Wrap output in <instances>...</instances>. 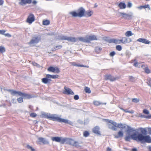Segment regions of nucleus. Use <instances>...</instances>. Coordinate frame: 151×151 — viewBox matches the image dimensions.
Wrapping results in <instances>:
<instances>
[{
	"mask_svg": "<svg viewBox=\"0 0 151 151\" xmlns=\"http://www.w3.org/2000/svg\"><path fill=\"white\" fill-rule=\"evenodd\" d=\"M38 142L39 143H42L43 144H49V142L47 139L42 137H40L38 138Z\"/></svg>",
	"mask_w": 151,
	"mask_h": 151,
	"instance_id": "nucleus-9",
	"label": "nucleus"
},
{
	"mask_svg": "<svg viewBox=\"0 0 151 151\" xmlns=\"http://www.w3.org/2000/svg\"><path fill=\"white\" fill-rule=\"evenodd\" d=\"M137 41L138 42L143 43L146 44H149L150 43V41L145 39L139 38Z\"/></svg>",
	"mask_w": 151,
	"mask_h": 151,
	"instance_id": "nucleus-20",
	"label": "nucleus"
},
{
	"mask_svg": "<svg viewBox=\"0 0 151 151\" xmlns=\"http://www.w3.org/2000/svg\"><path fill=\"white\" fill-rule=\"evenodd\" d=\"M66 140V143L70 145L75 147H77L78 145V144L77 142L71 139H68Z\"/></svg>",
	"mask_w": 151,
	"mask_h": 151,
	"instance_id": "nucleus-7",
	"label": "nucleus"
},
{
	"mask_svg": "<svg viewBox=\"0 0 151 151\" xmlns=\"http://www.w3.org/2000/svg\"><path fill=\"white\" fill-rule=\"evenodd\" d=\"M89 135V133L88 131H85L83 133V136L85 137H88Z\"/></svg>",
	"mask_w": 151,
	"mask_h": 151,
	"instance_id": "nucleus-33",
	"label": "nucleus"
},
{
	"mask_svg": "<svg viewBox=\"0 0 151 151\" xmlns=\"http://www.w3.org/2000/svg\"><path fill=\"white\" fill-rule=\"evenodd\" d=\"M120 41L118 39L110 38L109 43L118 44H119V42H120Z\"/></svg>",
	"mask_w": 151,
	"mask_h": 151,
	"instance_id": "nucleus-19",
	"label": "nucleus"
},
{
	"mask_svg": "<svg viewBox=\"0 0 151 151\" xmlns=\"http://www.w3.org/2000/svg\"><path fill=\"white\" fill-rule=\"evenodd\" d=\"M108 127L109 129H111L113 131H116L117 129L113 125H112L111 124H107Z\"/></svg>",
	"mask_w": 151,
	"mask_h": 151,
	"instance_id": "nucleus-26",
	"label": "nucleus"
},
{
	"mask_svg": "<svg viewBox=\"0 0 151 151\" xmlns=\"http://www.w3.org/2000/svg\"><path fill=\"white\" fill-rule=\"evenodd\" d=\"M23 98L22 97H19L18 98L17 100L19 103H21L23 102Z\"/></svg>",
	"mask_w": 151,
	"mask_h": 151,
	"instance_id": "nucleus-39",
	"label": "nucleus"
},
{
	"mask_svg": "<svg viewBox=\"0 0 151 151\" xmlns=\"http://www.w3.org/2000/svg\"><path fill=\"white\" fill-rule=\"evenodd\" d=\"M140 64L139 63H138L137 62H135L133 64L134 66L136 67H139V68L140 66H141V65H140Z\"/></svg>",
	"mask_w": 151,
	"mask_h": 151,
	"instance_id": "nucleus-35",
	"label": "nucleus"
},
{
	"mask_svg": "<svg viewBox=\"0 0 151 151\" xmlns=\"http://www.w3.org/2000/svg\"><path fill=\"white\" fill-rule=\"evenodd\" d=\"M139 116V117L140 118H144L146 119H147V116H146L144 114H142L140 113Z\"/></svg>",
	"mask_w": 151,
	"mask_h": 151,
	"instance_id": "nucleus-44",
	"label": "nucleus"
},
{
	"mask_svg": "<svg viewBox=\"0 0 151 151\" xmlns=\"http://www.w3.org/2000/svg\"><path fill=\"white\" fill-rule=\"evenodd\" d=\"M32 64L34 66H35L38 68H40L41 67L40 65L35 62H32Z\"/></svg>",
	"mask_w": 151,
	"mask_h": 151,
	"instance_id": "nucleus-38",
	"label": "nucleus"
},
{
	"mask_svg": "<svg viewBox=\"0 0 151 151\" xmlns=\"http://www.w3.org/2000/svg\"><path fill=\"white\" fill-rule=\"evenodd\" d=\"M123 111L125 112L129 113L131 114H133L134 113V111L133 110L128 111L127 109H123Z\"/></svg>",
	"mask_w": 151,
	"mask_h": 151,
	"instance_id": "nucleus-36",
	"label": "nucleus"
},
{
	"mask_svg": "<svg viewBox=\"0 0 151 151\" xmlns=\"http://www.w3.org/2000/svg\"><path fill=\"white\" fill-rule=\"evenodd\" d=\"M116 54V53L114 51H112L111 52L110 54H109V55L111 57H113L114 56L115 54Z\"/></svg>",
	"mask_w": 151,
	"mask_h": 151,
	"instance_id": "nucleus-47",
	"label": "nucleus"
},
{
	"mask_svg": "<svg viewBox=\"0 0 151 151\" xmlns=\"http://www.w3.org/2000/svg\"><path fill=\"white\" fill-rule=\"evenodd\" d=\"M64 88L65 89V94H67L68 95H74V93L73 92V91H72V90L70 88H68L66 86H65L64 87Z\"/></svg>",
	"mask_w": 151,
	"mask_h": 151,
	"instance_id": "nucleus-11",
	"label": "nucleus"
},
{
	"mask_svg": "<svg viewBox=\"0 0 151 151\" xmlns=\"http://www.w3.org/2000/svg\"><path fill=\"white\" fill-rule=\"evenodd\" d=\"M120 42H119V44L122 43H125L128 42L127 39L126 37H123L121 40H119Z\"/></svg>",
	"mask_w": 151,
	"mask_h": 151,
	"instance_id": "nucleus-28",
	"label": "nucleus"
},
{
	"mask_svg": "<svg viewBox=\"0 0 151 151\" xmlns=\"http://www.w3.org/2000/svg\"><path fill=\"white\" fill-rule=\"evenodd\" d=\"M137 8L140 10L144 8L143 6H140L137 7Z\"/></svg>",
	"mask_w": 151,
	"mask_h": 151,
	"instance_id": "nucleus-59",
	"label": "nucleus"
},
{
	"mask_svg": "<svg viewBox=\"0 0 151 151\" xmlns=\"http://www.w3.org/2000/svg\"><path fill=\"white\" fill-rule=\"evenodd\" d=\"M144 8L145 9L146 8H150V6L148 4L146 5H145L143 6Z\"/></svg>",
	"mask_w": 151,
	"mask_h": 151,
	"instance_id": "nucleus-56",
	"label": "nucleus"
},
{
	"mask_svg": "<svg viewBox=\"0 0 151 151\" xmlns=\"http://www.w3.org/2000/svg\"><path fill=\"white\" fill-rule=\"evenodd\" d=\"M118 6L121 9H124L126 8V5L125 3L120 2L118 5Z\"/></svg>",
	"mask_w": 151,
	"mask_h": 151,
	"instance_id": "nucleus-25",
	"label": "nucleus"
},
{
	"mask_svg": "<svg viewBox=\"0 0 151 151\" xmlns=\"http://www.w3.org/2000/svg\"><path fill=\"white\" fill-rule=\"evenodd\" d=\"M77 39L78 42V41H80L88 43V40L87 36L86 37H77Z\"/></svg>",
	"mask_w": 151,
	"mask_h": 151,
	"instance_id": "nucleus-15",
	"label": "nucleus"
},
{
	"mask_svg": "<svg viewBox=\"0 0 151 151\" xmlns=\"http://www.w3.org/2000/svg\"><path fill=\"white\" fill-rule=\"evenodd\" d=\"M132 151H138L136 148H134L132 149Z\"/></svg>",
	"mask_w": 151,
	"mask_h": 151,
	"instance_id": "nucleus-61",
	"label": "nucleus"
},
{
	"mask_svg": "<svg viewBox=\"0 0 151 151\" xmlns=\"http://www.w3.org/2000/svg\"><path fill=\"white\" fill-rule=\"evenodd\" d=\"M43 117L54 121H57L60 123H65L73 125V122L67 119H63L59 117L56 116V114H52L50 113H44L42 114Z\"/></svg>",
	"mask_w": 151,
	"mask_h": 151,
	"instance_id": "nucleus-2",
	"label": "nucleus"
},
{
	"mask_svg": "<svg viewBox=\"0 0 151 151\" xmlns=\"http://www.w3.org/2000/svg\"><path fill=\"white\" fill-rule=\"evenodd\" d=\"M126 55L127 56H128L129 57L131 55V53L128 51H127L126 53Z\"/></svg>",
	"mask_w": 151,
	"mask_h": 151,
	"instance_id": "nucleus-53",
	"label": "nucleus"
},
{
	"mask_svg": "<svg viewBox=\"0 0 151 151\" xmlns=\"http://www.w3.org/2000/svg\"><path fill=\"white\" fill-rule=\"evenodd\" d=\"M105 79L106 80H109L111 81H114L119 78L118 77H114L111 75H106L105 76Z\"/></svg>",
	"mask_w": 151,
	"mask_h": 151,
	"instance_id": "nucleus-8",
	"label": "nucleus"
},
{
	"mask_svg": "<svg viewBox=\"0 0 151 151\" xmlns=\"http://www.w3.org/2000/svg\"><path fill=\"white\" fill-rule=\"evenodd\" d=\"M101 49V48H95V51L96 53H99Z\"/></svg>",
	"mask_w": 151,
	"mask_h": 151,
	"instance_id": "nucleus-37",
	"label": "nucleus"
},
{
	"mask_svg": "<svg viewBox=\"0 0 151 151\" xmlns=\"http://www.w3.org/2000/svg\"><path fill=\"white\" fill-rule=\"evenodd\" d=\"M134 78L132 76H129V80L130 81H133L134 80Z\"/></svg>",
	"mask_w": 151,
	"mask_h": 151,
	"instance_id": "nucleus-54",
	"label": "nucleus"
},
{
	"mask_svg": "<svg viewBox=\"0 0 151 151\" xmlns=\"http://www.w3.org/2000/svg\"><path fill=\"white\" fill-rule=\"evenodd\" d=\"M110 38L108 37H105L103 38V39L104 41H106L109 43Z\"/></svg>",
	"mask_w": 151,
	"mask_h": 151,
	"instance_id": "nucleus-40",
	"label": "nucleus"
},
{
	"mask_svg": "<svg viewBox=\"0 0 151 151\" xmlns=\"http://www.w3.org/2000/svg\"><path fill=\"white\" fill-rule=\"evenodd\" d=\"M59 39L61 40H67L71 42H78L77 38L73 37H68L65 36H60L58 37Z\"/></svg>",
	"mask_w": 151,
	"mask_h": 151,
	"instance_id": "nucleus-5",
	"label": "nucleus"
},
{
	"mask_svg": "<svg viewBox=\"0 0 151 151\" xmlns=\"http://www.w3.org/2000/svg\"><path fill=\"white\" fill-rule=\"evenodd\" d=\"M43 24L44 25H49L50 23V21L48 20H45L43 21Z\"/></svg>",
	"mask_w": 151,
	"mask_h": 151,
	"instance_id": "nucleus-31",
	"label": "nucleus"
},
{
	"mask_svg": "<svg viewBox=\"0 0 151 151\" xmlns=\"http://www.w3.org/2000/svg\"><path fill=\"white\" fill-rule=\"evenodd\" d=\"M4 1L3 0H0V6L2 5L3 4Z\"/></svg>",
	"mask_w": 151,
	"mask_h": 151,
	"instance_id": "nucleus-60",
	"label": "nucleus"
},
{
	"mask_svg": "<svg viewBox=\"0 0 151 151\" xmlns=\"http://www.w3.org/2000/svg\"><path fill=\"white\" fill-rule=\"evenodd\" d=\"M85 92L88 93H91V91L90 88L87 87H86L85 88Z\"/></svg>",
	"mask_w": 151,
	"mask_h": 151,
	"instance_id": "nucleus-34",
	"label": "nucleus"
},
{
	"mask_svg": "<svg viewBox=\"0 0 151 151\" xmlns=\"http://www.w3.org/2000/svg\"><path fill=\"white\" fill-rule=\"evenodd\" d=\"M73 65L74 66H78V67H82L84 66V65H83L78 64H76L75 65Z\"/></svg>",
	"mask_w": 151,
	"mask_h": 151,
	"instance_id": "nucleus-52",
	"label": "nucleus"
},
{
	"mask_svg": "<svg viewBox=\"0 0 151 151\" xmlns=\"http://www.w3.org/2000/svg\"><path fill=\"white\" fill-rule=\"evenodd\" d=\"M47 70L49 72H55V68L52 66H50L47 69Z\"/></svg>",
	"mask_w": 151,
	"mask_h": 151,
	"instance_id": "nucleus-29",
	"label": "nucleus"
},
{
	"mask_svg": "<svg viewBox=\"0 0 151 151\" xmlns=\"http://www.w3.org/2000/svg\"><path fill=\"white\" fill-rule=\"evenodd\" d=\"M124 135V133L123 132L121 131H119L118 132L117 135H114V138L117 139L119 138H121Z\"/></svg>",
	"mask_w": 151,
	"mask_h": 151,
	"instance_id": "nucleus-21",
	"label": "nucleus"
},
{
	"mask_svg": "<svg viewBox=\"0 0 151 151\" xmlns=\"http://www.w3.org/2000/svg\"><path fill=\"white\" fill-rule=\"evenodd\" d=\"M93 14L92 12H85L84 16L86 17H90Z\"/></svg>",
	"mask_w": 151,
	"mask_h": 151,
	"instance_id": "nucleus-27",
	"label": "nucleus"
},
{
	"mask_svg": "<svg viewBox=\"0 0 151 151\" xmlns=\"http://www.w3.org/2000/svg\"><path fill=\"white\" fill-rule=\"evenodd\" d=\"M127 125L125 124H123L122 123H119L118 124V125L117 126V127L120 128L122 130L124 129H127L126 127Z\"/></svg>",
	"mask_w": 151,
	"mask_h": 151,
	"instance_id": "nucleus-24",
	"label": "nucleus"
},
{
	"mask_svg": "<svg viewBox=\"0 0 151 151\" xmlns=\"http://www.w3.org/2000/svg\"><path fill=\"white\" fill-rule=\"evenodd\" d=\"M6 36L10 37H11V35L9 34V33H7L5 35Z\"/></svg>",
	"mask_w": 151,
	"mask_h": 151,
	"instance_id": "nucleus-62",
	"label": "nucleus"
},
{
	"mask_svg": "<svg viewBox=\"0 0 151 151\" xmlns=\"http://www.w3.org/2000/svg\"><path fill=\"white\" fill-rule=\"evenodd\" d=\"M132 101L134 103H138L139 101V100L137 98H134L132 99Z\"/></svg>",
	"mask_w": 151,
	"mask_h": 151,
	"instance_id": "nucleus-41",
	"label": "nucleus"
},
{
	"mask_svg": "<svg viewBox=\"0 0 151 151\" xmlns=\"http://www.w3.org/2000/svg\"><path fill=\"white\" fill-rule=\"evenodd\" d=\"M111 149L109 147H108L106 151H111Z\"/></svg>",
	"mask_w": 151,
	"mask_h": 151,
	"instance_id": "nucleus-63",
	"label": "nucleus"
},
{
	"mask_svg": "<svg viewBox=\"0 0 151 151\" xmlns=\"http://www.w3.org/2000/svg\"><path fill=\"white\" fill-rule=\"evenodd\" d=\"M104 120L105 122L110 123L111 124H112L115 127H117V126L118 125V124H117V123L116 122L107 119H104Z\"/></svg>",
	"mask_w": 151,
	"mask_h": 151,
	"instance_id": "nucleus-17",
	"label": "nucleus"
},
{
	"mask_svg": "<svg viewBox=\"0 0 151 151\" xmlns=\"http://www.w3.org/2000/svg\"><path fill=\"white\" fill-rule=\"evenodd\" d=\"M58 48H52L50 51H48V52L49 53H51V51H55L56 50L58 49Z\"/></svg>",
	"mask_w": 151,
	"mask_h": 151,
	"instance_id": "nucleus-42",
	"label": "nucleus"
},
{
	"mask_svg": "<svg viewBox=\"0 0 151 151\" xmlns=\"http://www.w3.org/2000/svg\"><path fill=\"white\" fill-rule=\"evenodd\" d=\"M133 34L132 33V32L130 31H128L126 32L125 34V35L126 36L129 37L133 35Z\"/></svg>",
	"mask_w": 151,
	"mask_h": 151,
	"instance_id": "nucleus-30",
	"label": "nucleus"
},
{
	"mask_svg": "<svg viewBox=\"0 0 151 151\" xmlns=\"http://www.w3.org/2000/svg\"><path fill=\"white\" fill-rule=\"evenodd\" d=\"M35 20V17L33 14H30L27 20V22L29 24H31Z\"/></svg>",
	"mask_w": 151,
	"mask_h": 151,
	"instance_id": "nucleus-12",
	"label": "nucleus"
},
{
	"mask_svg": "<svg viewBox=\"0 0 151 151\" xmlns=\"http://www.w3.org/2000/svg\"><path fill=\"white\" fill-rule=\"evenodd\" d=\"M27 147L28 149L30 150L31 151H36V150L35 149L33 148L32 146H30L29 145H27Z\"/></svg>",
	"mask_w": 151,
	"mask_h": 151,
	"instance_id": "nucleus-32",
	"label": "nucleus"
},
{
	"mask_svg": "<svg viewBox=\"0 0 151 151\" xmlns=\"http://www.w3.org/2000/svg\"><path fill=\"white\" fill-rule=\"evenodd\" d=\"M143 113L146 114H149V111L146 109H144L143 110Z\"/></svg>",
	"mask_w": 151,
	"mask_h": 151,
	"instance_id": "nucleus-43",
	"label": "nucleus"
},
{
	"mask_svg": "<svg viewBox=\"0 0 151 151\" xmlns=\"http://www.w3.org/2000/svg\"><path fill=\"white\" fill-rule=\"evenodd\" d=\"M60 70L58 67L55 68V72L56 73H59L60 72Z\"/></svg>",
	"mask_w": 151,
	"mask_h": 151,
	"instance_id": "nucleus-49",
	"label": "nucleus"
},
{
	"mask_svg": "<svg viewBox=\"0 0 151 151\" xmlns=\"http://www.w3.org/2000/svg\"><path fill=\"white\" fill-rule=\"evenodd\" d=\"M132 3L130 2H128L127 4V7L128 8H131L132 7Z\"/></svg>",
	"mask_w": 151,
	"mask_h": 151,
	"instance_id": "nucleus-48",
	"label": "nucleus"
},
{
	"mask_svg": "<svg viewBox=\"0 0 151 151\" xmlns=\"http://www.w3.org/2000/svg\"><path fill=\"white\" fill-rule=\"evenodd\" d=\"M30 116L32 117H35L37 116V114L34 113H32L30 114Z\"/></svg>",
	"mask_w": 151,
	"mask_h": 151,
	"instance_id": "nucleus-46",
	"label": "nucleus"
},
{
	"mask_svg": "<svg viewBox=\"0 0 151 151\" xmlns=\"http://www.w3.org/2000/svg\"><path fill=\"white\" fill-rule=\"evenodd\" d=\"M4 90L10 92L11 94L14 95L18 94V95L22 96L23 98L25 99H29L33 97L32 95L24 93L20 91H16L12 89H4Z\"/></svg>",
	"mask_w": 151,
	"mask_h": 151,
	"instance_id": "nucleus-3",
	"label": "nucleus"
},
{
	"mask_svg": "<svg viewBox=\"0 0 151 151\" xmlns=\"http://www.w3.org/2000/svg\"><path fill=\"white\" fill-rule=\"evenodd\" d=\"M51 139L53 141H55L57 142H60L61 141V142L62 144L64 143L65 141V139H63L61 140V138L58 137H52Z\"/></svg>",
	"mask_w": 151,
	"mask_h": 151,
	"instance_id": "nucleus-10",
	"label": "nucleus"
},
{
	"mask_svg": "<svg viewBox=\"0 0 151 151\" xmlns=\"http://www.w3.org/2000/svg\"><path fill=\"white\" fill-rule=\"evenodd\" d=\"M42 82L45 84H47L48 83H50V82L51 81L50 79H49V78H48L47 77H46V78H42Z\"/></svg>",
	"mask_w": 151,
	"mask_h": 151,
	"instance_id": "nucleus-22",
	"label": "nucleus"
},
{
	"mask_svg": "<svg viewBox=\"0 0 151 151\" xmlns=\"http://www.w3.org/2000/svg\"><path fill=\"white\" fill-rule=\"evenodd\" d=\"M141 67L144 70L145 72L146 73L149 74L151 73L150 70L148 68L147 66H145L144 64H142L141 65Z\"/></svg>",
	"mask_w": 151,
	"mask_h": 151,
	"instance_id": "nucleus-18",
	"label": "nucleus"
},
{
	"mask_svg": "<svg viewBox=\"0 0 151 151\" xmlns=\"http://www.w3.org/2000/svg\"><path fill=\"white\" fill-rule=\"evenodd\" d=\"M46 77H47L49 78H52V79H56L58 78L59 76L57 75H51L50 74H47L46 75Z\"/></svg>",
	"mask_w": 151,
	"mask_h": 151,
	"instance_id": "nucleus-23",
	"label": "nucleus"
},
{
	"mask_svg": "<svg viewBox=\"0 0 151 151\" xmlns=\"http://www.w3.org/2000/svg\"><path fill=\"white\" fill-rule=\"evenodd\" d=\"M140 132L132 128L129 125L127 126V129L125 132L127 133L126 136L125 137L124 139L126 141L130 142L131 139L137 142H140L143 143L146 142L148 143H151V137L147 135V131L145 128H141Z\"/></svg>",
	"mask_w": 151,
	"mask_h": 151,
	"instance_id": "nucleus-1",
	"label": "nucleus"
},
{
	"mask_svg": "<svg viewBox=\"0 0 151 151\" xmlns=\"http://www.w3.org/2000/svg\"><path fill=\"white\" fill-rule=\"evenodd\" d=\"M40 38L38 37H35L33 38L29 42L30 45L34 44L37 43L40 40Z\"/></svg>",
	"mask_w": 151,
	"mask_h": 151,
	"instance_id": "nucleus-14",
	"label": "nucleus"
},
{
	"mask_svg": "<svg viewBox=\"0 0 151 151\" xmlns=\"http://www.w3.org/2000/svg\"><path fill=\"white\" fill-rule=\"evenodd\" d=\"M85 12V9L83 7H80L78 10V13L73 11L70 12L69 14H71L74 17H81L84 16Z\"/></svg>",
	"mask_w": 151,
	"mask_h": 151,
	"instance_id": "nucleus-4",
	"label": "nucleus"
},
{
	"mask_svg": "<svg viewBox=\"0 0 151 151\" xmlns=\"http://www.w3.org/2000/svg\"><path fill=\"white\" fill-rule=\"evenodd\" d=\"M100 128L98 126H96L92 129V132L99 135H101L100 132L99 131Z\"/></svg>",
	"mask_w": 151,
	"mask_h": 151,
	"instance_id": "nucleus-13",
	"label": "nucleus"
},
{
	"mask_svg": "<svg viewBox=\"0 0 151 151\" xmlns=\"http://www.w3.org/2000/svg\"><path fill=\"white\" fill-rule=\"evenodd\" d=\"M79 98V97L78 95H76L74 96V99L75 100H78Z\"/></svg>",
	"mask_w": 151,
	"mask_h": 151,
	"instance_id": "nucleus-51",
	"label": "nucleus"
},
{
	"mask_svg": "<svg viewBox=\"0 0 151 151\" xmlns=\"http://www.w3.org/2000/svg\"><path fill=\"white\" fill-rule=\"evenodd\" d=\"M12 102L14 104L16 103V101L15 99H12Z\"/></svg>",
	"mask_w": 151,
	"mask_h": 151,
	"instance_id": "nucleus-55",
	"label": "nucleus"
},
{
	"mask_svg": "<svg viewBox=\"0 0 151 151\" xmlns=\"http://www.w3.org/2000/svg\"><path fill=\"white\" fill-rule=\"evenodd\" d=\"M5 51V48H0V53H3Z\"/></svg>",
	"mask_w": 151,
	"mask_h": 151,
	"instance_id": "nucleus-45",
	"label": "nucleus"
},
{
	"mask_svg": "<svg viewBox=\"0 0 151 151\" xmlns=\"http://www.w3.org/2000/svg\"><path fill=\"white\" fill-rule=\"evenodd\" d=\"M148 131L149 134H151V128H148Z\"/></svg>",
	"mask_w": 151,
	"mask_h": 151,
	"instance_id": "nucleus-57",
	"label": "nucleus"
},
{
	"mask_svg": "<svg viewBox=\"0 0 151 151\" xmlns=\"http://www.w3.org/2000/svg\"><path fill=\"white\" fill-rule=\"evenodd\" d=\"M94 104L96 106H98L100 104V102L98 101H95L94 102Z\"/></svg>",
	"mask_w": 151,
	"mask_h": 151,
	"instance_id": "nucleus-50",
	"label": "nucleus"
},
{
	"mask_svg": "<svg viewBox=\"0 0 151 151\" xmlns=\"http://www.w3.org/2000/svg\"><path fill=\"white\" fill-rule=\"evenodd\" d=\"M119 14L122 16V18L125 19H130L133 17V13L132 12H130L128 14H127L124 12H120Z\"/></svg>",
	"mask_w": 151,
	"mask_h": 151,
	"instance_id": "nucleus-6",
	"label": "nucleus"
},
{
	"mask_svg": "<svg viewBox=\"0 0 151 151\" xmlns=\"http://www.w3.org/2000/svg\"><path fill=\"white\" fill-rule=\"evenodd\" d=\"M5 32V31L4 30H0V34L3 35L4 34Z\"/></svg>",
	"mask_w": 151,
	"mask_h": 151,
	"instance_id": "nucleus-58",
	"label": "nucleus"
},
{
	"mask_svg": "<svg viewBox=\"0 0 151 151\" xmlns=\"http://www.w3.org/2000/svg\"><path fill=\"white\" fill-rule=\"evenodd\" d=\"M148 149L149 151H151V146H149Z\"/></svg>",
	"mask_w": 151,
	"mask_h": 151,
	"instance_id": "nucleus-64",
	"label": "nucleus"
},
{
	"mask_svg": "<svg viewBox=\"0 0 151 151\" xmlns=\"http://www.w3.org/2000/svg\"><path fill=\"white\" fill-rule=\"evenodd\" d=\"M88 40V43L90 42L91 41L97 40V38L96 36L93 35L87 36Z\"/></svg>",
	"mask_w": 151,
	"mask_h": 151,
	"instance_id": "nucleus-16",
	"label": "nucleus"
}]
</instances>
